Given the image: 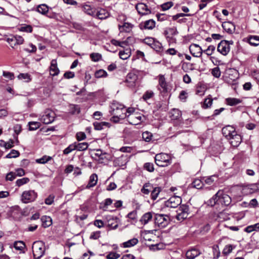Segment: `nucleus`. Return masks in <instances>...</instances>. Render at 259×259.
<instances>
[{
  "label": "nucleus",
  "mask_w": 259,
  "mask_h": 259,
  "mask_svg": "<svg viewBox=\"0 0 259 259\" xmlns=\"http://www.w3.org/2000/svg\"><path fill=\"white\" fill-rule=\"evenodd\" d=\"M110 113L113 115L112 118L114 122H118L120 119H123L126 117V109L123 105L113 101L110 106Z\"/></svg>",
  "instance_id": "f257e3e1"
},
{
  "label": "nucleus",
  "mask_w": 259,
  "mask_h": 259,
  "mask_svg": "<svg viewBox=\"0 0 259 259\" xmlns=\"http://www.w3.org/2000/svg\"><path fill=\"white\" fill-rule=\"evenodd\" d=\"M32 248L35 259H40L45 254V245L42 241H35L33 244Z\"/></svg>",
  "instance_id": "f03ea898"
},
{
  "label": "nucleus",
  "mask_w": 259,
  "mask_h": 259,
  "mask_svg": "<svg viewBox=\"0 0 259 259\" xmlns=\"http://www.w3.org/2000/svg\"><path fill=\"white\" fill-rule=\"evenodd\" d=\"M155 161L156 164L159 166H167L171 164V158L167 154L161 153L155 155Z\"/></svg>",
  "instance_id": "7ed1b4c3"
},
{
  "label": "nucleus",
  "mask_w": 259,
  "mask_h": 259,
  "mask_svg": "<svg viewBox=\"0 0 259 259\" xmlns=\"http://www.w3.org/2000/svg\"><path fill=\"white\" fill-rule=\"evenodd\" d=\"M37 197V193L32 190L24 191L21 197V200L24 203H28L34 201Z\"/></svg>",
  "instance_id": "20e7f679"
},
{
  "label": "nucleus",
  "mask_w": 259,
  "mask_h": 259,
  "mask_svg": "<svg viewBox=\"0 0 259 259\" xmlns=\"http://www.w3.org/2000/svg\"><path fill=\"white\" fill-rule=\"evenodd\" d=\"M217 195H218V204L225 206L231 204L232 201L231 197L226 194L224 190H219L217 193Z\"/></svg>",
  "instance_id": "39448f33"
},
{
  "label": "nucleus",
  "mask_w": 259,
  "mask_h": 259,
  "mask_svg": "<svg viewBox=\"0 0 259 259\" xmlns=\"http://www.w3.org/2000/svg\"><path fill=\"white\" fill-rule=\"evenodd\" d=\"M154 222L159 227L164 228L170 222V219L169 215L162 214H154Z\"/></svg>",
  "instance_id": "423d86ee"
},
{
  "label": "nucleus",
  "mask_w": 259,
  "mask_h": 259,
  "mask_svg": "<svg viewBox=\"0 0 259 259\" xmlns=\"http://www.w3.org/2000/svg\"><path fill=\"white\" fill-rule=\"evenodd\" d=\"M224 81L228 84H233L238 78V73L236 70L230 68L228 69L223 76Z\"/></svg>",
  "instance_id": "0eeeda50"
},
{
  "label": "nucleus",
  "mask_w": 259,
  "mask_h": 259,
  "mask_svg": "<svg viewBox=\"0 0 259 259\" xmlns=\"http://www.w3.org/2000/svg\"><path fill=\"white\" fill-rule=\"evenodd\" d=\"M55 113L51 110H46L44 114L39 118V120L44 124H50L52 123L55 119Z\"/></svg>",
  "instance_id": "6e6552de"
},
{
  "label": "nucleus",
  "mask_w": 259,
  "mask_h": 259,
  "mask_svg": "<svg viewBox=\"0 0 259 259\" xmlns=\"http://www.w3.org/2000/svg\"><path fill=\"white\" fill-rule=\"evenodd\" d=\"M182 199L180 197L174 196L164 201V206L165 207L176 208L181 204Z\"/></svg>",
  "instance_id": "1a4fd4ad"
},
{
  "label": "nucleus",
  "mask_w": 259,
  "mask_h": 259,
  "mask_svg": "<svg viewBox=\"0 0 259 259\" xmlns=\"http://www.w3.org/2000/svg\"><path fill=\"white\" fill-rule=\"evenodd\" d=\"M218 51L224 56H226L230 50V46H228V41L226 40H221L217 47Z\"/></svg>",
  "instance_id": "9d476101"
},
{
  "label": "nucleus",
  "mask_w": 259,
  "mask_h": 259,
  "mask_svg": "<svg viewBox=\"0 0 259 259\" xmlns=\"http://www.w3.org/2000/svg\"><path fill=\"white\" fill-rule=\"evenodd\" d=\"M137 78V75L134 72H131L127 74L125 82L127 86L133 88L136 85Z\"/></svg>",
  "instance_id": "9b49d317"
},
{
  "label": "nucleus",
  "mask_w": 259,
  "mask_h": 259,
  "mask_svg": "<svg viewBox=\"0 0 259 259\" xmlns=\"http://www.w3.org/2000/svg\"><path fill=\"white\" fill-rule=\"evenodd\" d=\"M189 51L192 55L194 57H200L203 53L201 48L196 44L190 45Z\"/></svg>",
  "instance_id": "f8f14e48"
},
{
  "label": "nucleus",
  "mask_w": 259,
  "mask_h": 259,
  "mask_svg": "<svg viewBox=\"0 0 259 259\" xmlns=\"http://www.w3.org/2000/svg\"><path fill=\"white\" fill-rule=\"evenodd\" d=\"M110 15L109 13L105 9L100 8L96 9L94 17L103 20L107 18Z\"/></svg>",
  "instance_id": "ddd939ff"
},
{
  "label": "nucleus",
  "mask_w": 259,
  "mask_h": 259,
  "mask_svg": "<svg viewBox=\"0 0 259 259\" xmlns=\"http://www.w3.org/2000/svg\"><path fill=\"white\" fill-rule=\"evenodd\" d=\"M126 118H127L130 124L136 125L141 122L142 116L138 113H136L131 115H127Z\"/></svg>",
  "instance_id": "4468645a"
},
{
  "label": "nucleus",
  "mask_w": 259,
  "mask_h": 259,
  "mask_svg": "<svg viewBox=\"0 0 259 259\" xmlns=\"http://www.w3.org/2000/svg\"><path fill=\"white\" fill-rule=\"evenodd\" d=\"M201 254L200 251L196 247H192L186 253L187 259H194Z\"/></svg>",
  "instance_id": "2eb2a0df"
},
{
  "label": "nucleus",
  "mask_w": 259,
  "mask_h": 259,
  "mask_svg": "<svg viewBox=\"0 0 259 259\" xmlns=\"http://www.w3.org/2000/svg\"><path fill=\"white\" fill-rule=\"evenodd\" d=\"M158 85L162 89V90L158 89L161 93H166L167 92V85L164 75L160 74L158 76Z\"/></svg>",
  "instance_id": "dca6fc26"
},
{
  "label": "nucleus",
  "mask_w": 259,
  "mask_h": 259,
  "mask_svg": "<svg viewBox=\"0 0 259 259\" xmlns=\"http://www.w3.org/2000/svg\"><path fill=\"white\" fill-rule=\"evenodd\" d=\"M230 143L232 146L234 147H237L241 143L242 139L240 135L237 134V132H235L231 137L229 139Z\"/></svg>",
  "instance_id": "f3484780"
},
{
  "label": "nucleus",
  "mask_w": 259,
  "mask_h": 259,
  "mask_svg": "<svg viewBox=\"0 0 259 259\" xmlns=\"http://www.w3.org/2000/svg\"><path fill=\"white\" fill-rule=\"evenodd\" d=\"M222 131L223 135L228 139H229L236 132L235 128L231 125H227L224 127L222 130Z\"/></svg>",
  "instance_id": "a211bd4d"
},
{
  "label": "nucleus",
  "mask_w": 259,
  "mask_h": 259,
  "mask_svg": "<svg viewBox=\"0 0 259 259\" xmlns=\"http://www.w3.org/2000/svg\"><path fill=\"white\" fill-rule=\"evenodd\" d=\"M79 7L81 8L82 11L88 15L94 16L96 9L88 4L80 5Z\"/></svg>",
  "instance_id": "6ab92c4d"
},
{
  "label": "nucleus",
  "mask_w": 259,
  "mask_h": 259,
  "mask_svg": "<svg viewBox=\"0 0 259 259\" xmlns=\"http://www.w3.org/2000/svg\"><path fill=\"white\" fill-rule=\"evenodd\" d=\"M50 74L52 76H56L59 73V69L57 66V60L53 59L51 62V66L50 67Z\"/></svg>",
  "instance_id": "aec40b11"
},
{
  "label": "nucleus",
  "mask_w": 259,
  "mask_h": 259,
  "mask_svg": "<svg viewBox=\"0 0 259 259\" xmlns=\"http://www.w3.org/2000/svg\"><path fill=\"white\" fill-rule=\"evenodd\" d=\"M133 27V25L131 23L125 22L122 25H118V29L120 33L130 32Z\"/></svg>",
  "instance_id": "412c9836"
},
{
  "label": "nucleus",
  "mask_w": 259,
  "mask_h": 259,
  "mask_svg": "<svg viewBox=\"0 0 259 259\" xmlns=\"http://www.w3.org/2000/svg\"><path fill=\"white\" fill-rule=\"evenodd\" d=\"M224 30L229 34H232L235 30V26L230 22H224L222 23Z\"/></svg>",
  "instance_id": "4be33fe9"
},
{
  "label": "nucleus",
  "mask_w": 259,
  "mask_h": 259,
  "mask_svg": "<svg viewBox=\"0 0 259 259\" xmlns=\"http://www.w3.org/2000/svg\"><path fill=\"white\" fill-rule=\"evenodd\" d=\"M94 128L96 130L100 131L103 130L104 128H108L110 126V123L108 122H97L96 121L93 123Z\"/></svg>",
  "instance_id": "5701e85b"
},
{
  "label": "nucleus",
  "mask_w": 259,
  "mask_h": 259,
  "mask_svg": "<svg viewBox=\"0 0 259 259\" xmlns=\"http://www.w3.org/2000/svg\"><path fill=\"white\" fill-rule=\"evenodd\" d=\"M98 181V176L96 174H93L91 175L90 177V179L88 185L86 186L87 189H90L91 187H94L97 183Z\"/></svg>",
  "instance_id": "b1692460"
},
{
  "label": "nucleus",
  "mask_w": 259,
  "mask_h": 259,
  "mask_svg": "<svg viewBox=\"0 0 259 259\" xmlns=\"http://www.w3.org/2000/svg\"><path fill=\"white\" fill-rule=\"evenodd\" d=\"M242 102V100L235 98H228L225 99L226 103L231 106L237 105Z\"/></svg>",
  "instance_id": "393cba45"
},
{
  "label": "nucleus",
  "mask_w": 259,
  "mask_h": 259,
  "mask_svg": "<svg viewBox=\"0 0 259 259\" xmlns=\"http://www.w3.org/2000/svg\"><path fill=\"white\" fill-rule=\"evenodd\" d=\"M68 111L69 113L72 115L78 114L80 112V106L75 104H70Z\"/></svg>",
  "instance_id": "a878e982"
},
{
  "label": "nucleus",
  "mask_w": 259,
  "mask_h": 259,
  "mask_svg": "<svg viewBox=\"0 0 259 259\" xmlns=\"http://www.w3.org/2000/svg\"><path fill=\"white\" fill-rule=\"evenodd\" d=\"M181 116V111L178 109L174 108L169 112V116L172 120L178 119Z\"/></svg>",
  "instance_id": "bb28decb"
},
{
  "label": "nucleus",
  "mask_w": 259,
  "mask_h": 259,
  "mask_svg": "<svg viewBox=\"0 0 259 259\" xmlns=\"http://www.w3.org/2000/svg\"><path fill=\"white\" fill-rule=\"evenodd\" d=\"M42 226L44 228H47L52 224V219L50 217L44 215L41 218Z\"/></svg>",
  "instance_id": "cd10ccee"
},
{
  "label": "nucleus",
  "mask_w": 259,
  "mask_h": 259,
  "mask_svg": "<svg viewBox=\"0 0 259 259\" xmlns=\"http://www.w3.org/2000/svg\"><path fill=\"white\" fill-rule=\"evenodd\" d=\"M248 43L253 46H257L259 45V36L250 35L248 37Z\"/></svg>",
  "instance_id": "c85d7f7f"
},
{
  "label": "nucleus",
  "mask_w": 259,
  "mask_h": 259,
  "mask_svg": "<svg viewBox=\"0 0 259 259\" xmlns=\"http://www.w3.org/2000/svg\"><path fill=\"white\" fill-rule=\"evenodd\" d=\"M136 9L141 16L146 15V4L144 3L138 4L136 6Z\"/></svg>",
  "instance_id": "c756f323"
},
{
  "label": "nucleus",
  "mask_w": 259,
  "mask_h": 259,
  "mask_svg": "<svg viewBox=\"0 0 259 259\" xmlns=\"http://www.w3.org/2000/svg\"><path fill=\"white\" fill-rule=\"evenodd\" d=\"M217 180L218 176L215 175L202 178V181L203 182L208 185H211L214 181H217Z\"/></svg>",
  "instance_id": "7c9ffc66"
},
{
  "label": "nucleus",
  "mask_w": 259,
  "mask_h": 259,
  "mask_svg": "<svg viewBox=\"0 0 259 259\" xmlns=\"http://www.w3.org/2000/svg\"><path fill=\"white\" fill-rule=\"evenodd\" d=\"M11 215L13 217L19 218L22 215V211L19 206H15L12 208Z\"/></svg>",
  "instance_id": "2f4dec72"
},
{
  "label": "nucleus",
  "mask_w": 259,
  "mask_h": 259,
  "mask_svg": "<svg viewBox=\"0 0 259 259\" xmlns=\"http://www.w3.org/2000/svg\"><path fill=\"white\" fill-rule=\"evenodd\" d=\"M138 242V240L137 238H133L126 242H123L122 244V246L123 247H131L136 245Z\"/></svg>",
  "instance_id": "473e14b6"
},
{
  "label": "nucleus",
  "mask_w": 259,
  "mask_h": 259,
  "mask_svg": "<svg viewBox=\"0 0 259 259\" xmlns=\"http://www.w3.org/2000/svg\"><path fill=\"white\" fill-rule=\"evenodd\" d=\"M36 11L42 15H46L49 11V7L46 4H40L37 7Z\"/></svg>",
  "instance_id": "72a5a7b5"
},
{
  "label": "nucleus",
  "mask_w": 259,
  "mask_h": 259,
  "mask_svg": "<svg viewBox=\"0 0 259 259\" xmlns=\"http://www.w3.org/2000/svg\"><path fill=\"white\" fill-rule=\"evenodd\" d=\"M131 54V51L128 49L120 51L119 52V57L122 60H126L128 58L130 57Z\"/></svg>",
  "instance_id": "f704fd0d"
},
{
  "label": "nucleus",
  "mask_w": 259,
  "mask_h": 259,
  "mask_svg": "<svg viewBox=\"0 0 259 259\" xmlns=\"http://www.w3.org/2000/svg\"><path fill=\"white\" fill-rule=\"evenodd\" d=\"M76 150L78 151H84L88 148L89 144L87 142L77 143L75 142Z\"/></svg>",
  "instance_id": "c9c22d12"
},
{
  "label": "nucleus",
  "mask_w": 259,
  "mask_h": 259,
  "mask_svg": "<svg viewBox=\"0 0 259 259\" xmlns=\"http://www.w3.org/2000/svg\"><path fill=\"white\" fill-rule=\"evenodd\" d=\"M94 155L98 158V160L106 159L107 153L101 149H96Z\"/></svg>",
  "instance_id": "e433bc0d"
},
{
  "label": "nucleus",
  "mask_w": 259,
  "mask_h": 259,
  "mask_svg": "<svg viewBox=\"0 0 259 259\" xmlns=\"http://www.w3.org/2000/svg\"><path fill=\"white\" fill-rule=\"evenodd\" d=\"M160 191V190L159 187L155 188L151 191L149 190V189H147V194H148L149 192H151L150 196H151V198L153 200H155L157 198Z\"/></svg>",
  "instance_id": "4c0bfd02"
},
{
  "label": "nucleus",
  "mask_w": 259,
  "mask_h": 259,
  "mask_svg": "<svg viewBox=\"0 0 259 259\" xmlns=\"http://www.w3.org/2000/svg\"><path fill=\"white\" fill-rule=\"evenodd\" d=\"M164 33L167 36V37H169L170 36H172L177 35L178 33V31L176 27L169 28L167 30L164 31Z\"/></svg>",
  "instance_id": "58836bf2"
},
{
  "label": "nucleus",
  "mask_w": 259,
  "mask_h": 259,
  "mask_svg": "<svg viewBox=\"0 0 259 259\" xmlns=\"http://www.w3.org/2000/svg\"><path fill=\"white\" fill-rule=\"evenodd\" d=\"M19 30L22 32L31 33L32 32V27L30 25L22 24L19 28Z\"/></svg>",
  "instance_id": "ea45409f"
},
{
  "label": "nucleus",
  "mask_w": 259,
  "mask_h": 259,
  "mask_svg": "<svg viewBox=\"0 0 259 259\" xmlns=\"http://www.w3.org/2000/svg\"><path fill=\"white\" fill-rule=\"evenodd\" d=\"M218 195H217V193L214 195L212 197H211L209 200H208L207 202V204L210 206H213L216 204H218Z\"/></svg>",
  "instance_id": "a19ab883"
},
{
  "label": "nucleus",
  "mask_w": 259,
  "mask_h": 259,
  "mask_svg": "<svg viewBox=\"0 0 259 259\" xmlns=\"http://www.w3.org/2000/svg\"><path fill=\"white\" fill-rule=\"evenodd\" d=\"M52 159V157L47 155H44L41 158L36 159V162L40 164H45Z\"/></svg>",
  "instance_id": "79ce46f5"
},
{
  "label": "nucleus",
  "mask_w": 259,
  "mask_h": 259,
  "mask_svg": "<svg viewBox=\"0 0 259 259\" xmlns=\"http://www.w3.org/2000/svg\"><path fill=\"white\" fill-rule=\"evenodd\" d=\"M150 47L157 52H160L162 49L161 43L157 40H156L153 44H152V45L150 46Z\"/></svg>",
  "instance_id": "37998d69"
},
{
  "label": "nucleus",
  "mask_w": 259,
  "mask_h": 259,
  "mask_svg": "<svg viewBox=\"0 0 259 259\" xmlns=\"http://www.w3.org/2000/svg\"><path fill=\"white\" fill-rule=\"evenodd\" d=\"M203 181L199 179H195L192 183L193 187L196 189H200L202 187Z\"/></svg>",
  "instance_id": "c03bdc74"
},
{
  "label": "nucleus",
  "mask_w": 259,
  "mask_h": 259,
  "mask_svg": "<svg viewBox=\"0 0 259 259\" xmlns=\"http://www.w3.org/2000/svg\"><path fill=\"white\" fill-rule=\"evenodd\" d=\"M29 129L30 131H34L38 128L40 126L39 122L31 121L28 123Z\"/></svg>",
  "instance_id": "a18cd8bd"
},
{
  "label": "nucleus",
  "mask_w": 259,
  "mask_h": 259,
  "mask_svg": "<svg viewBox=\"0 0 259 259\" xmlns=\"http://www.w3.org/2000/svg\"><path fill=\"white\" fill-rule=\"evenodd\" d=\"M76 150L75 142L73 144L69 145L66 148L63 150V154L68 155L72 151Z\"/></svg>",
  "instance_id": "49530a36"
},
{
  "label": "nucleus",
  "mask_w": 259,
  "mask_h": 259,
  "mask_svg": "<svg viewBox=\"0 0 259 259\" xmlns=\"http://www.w3.org/2000/svg\"><path fill=\"white\" fill-rule=\"evenodd\" d=\"M235 247V246H233L231 244L227 245L225 246L223 250V253L226 255H228L232 252L233 249Z\"/></svg>",
  "instance_id": "de8ad7c7"
},
{
  "label": "nucleus",
  "mask_w": 259,
  "mask_h": 259,
  "mask_svg": "<svg viewBox=\"0 0 259 259\" xmlns=\"http://www.w3.org/2000/svg\"><path fill=\"white\" fill-rule=\"evenodd\" d=\"M90 58L94 62H98L101 60L102 55L98 53H93L90 54Z\"/></svg>",
  "instance_id": "09e8293b"
},
{
  "label": "nucleus",
  "mask_w": 259,
  "mask_h": 259,
  "mask_svg": "<svg viewBox=\"0 0 259 259\" xmlns=\"http://www.w3.org/2000/svg\"><path fill=\"white\" fill-rule=\"evenodd\" d=\"M18 78L19 79L24 80L26 82H29L31 80L30 75L28 73H20L18 76Z\"/></svg>",
  "instance_id": "8fccbe9b"
},
{
  "label": "nucleus",
  "mask_w": 259,
  "mask_h": 259,
  "mask_svg": "<svg viewBox=\"0 0 259 259\" xmlns=\"http://www.w3.org/2000/svg\"><path fill=\"white\" fill-rule=\"evenodd\" d=\"M95 76L96 78L106 77L107 76V73L103 69H100L96 71Z\"/></svg>",
  "instance_id": "3c124183"
},
{
  "label": "nucleus",
  "mask_w": 259,
  "mask_h": 259,
  "mask_svg": "<svg viewBox=\"0 0 259 259\" xmlns=\"http://www.w3.org/2000/svg\"><path fill=\"white\" fill-rule=\"evenodd\" d=\"M19 155H20V153L18 151L15 150H11L10 153H9L6 156L5 158H16V157H18L19 156Z\"/></svg>",
  "instance_id": "603ef678"
},
{
  "label": "nucleus",
  "mask_w": 259,
  "mask_h": 259,
  "mask_svg": "<svg viewBox=\"0 0 259 259\" xmlns=\"http://www.w3.org/2000/svg\"><path fill=\"white\" fill-rule=\"evenodd\" d=\"M29 181V179L28 178H23L22 179H18L16 184V185L18 187H20L25 184H27Z\"/></svg>",
  "instance_id": "864d4df0"
},
{
  "label": "nucleus",
  "mask_w": 259,
  "mask_h": 259,
  "mask_svg": "<svg viewBox=\"0 0 259 259\" xmlns=\"http://www.w3.org/2000/svg\"><path fill=\"white\" fill-rule=\"evenodd\" d=\"M15 42L14 43V46L21 45L24 42V38L22 36L18 35H14V39Z\"/></svg>",
  "instance_id": "5fc2aeb1"
},
{
  "label": "nucleus",
  "mask_w": 259,
  "mask_h": 259,
  "mask_svg": "<svg viewBox=\"0 0 259 259\" xmlns=\"http://www.w3.org/2000/svg\"><path fill=\"white\" fill-rule=\"evenodd\" d=\"M189 206L186 204H183L180 206L177 212L181 213H189Z\"/></svg>",
  "instance_id": "6e6d98bb"
},
{
  "label": "nucleus",
  "mask_w": 259,
  "mask_h": 259,
  "mask_svg": "<svg viewBox=\"0 0 259 259\" xmlns=\"http://www.w3.org/2000/svg\"><path fill=\"white\" fill-rule=\"evenodd\" d=\"M215 50V46L213 45H210L208 47L207 49L203 51V52L205 53L207 56H210L212 54L214 51Z\"/></svg>",
  "instance_id": "4d7b16f0"
},
{
  "label": "nucleus",
  "mask_w": 259,
  "mask_h": 259,
  "mask_svg": "<svg viewBox=\"0 0 259 259\" xmlns=\"http://www.w3.org/2000/svg\"><path fill=\"white\" fill-rule=\"evenodd\" d=\"M194 64L190 63H185L183 65L182 68L185 72H187L188 70H193L194 69Z\"/></svg>",
  "instance_id": "13d9d810"
},
{
  "label": "nucleus",
  "mask_w": 259,
  "mask_h": 259,
  "mask_svg": "<svg viewBox=\"0 0 259 259\" xmlns=\"http://www.w3.org/2000/svg\"><path fill=\"white\" fill-rule=\"evenodd\" d=\"M14 246L16 249L22 250L25 247V244L23 241H17L15 242Z\"/></svg>",
  "instance_id": "bf43d9fd"
},
{
  "label": "nucleus",
  "mask_w": 259,
  "mask_h": 259,
  "mask_svg": "<svg viewBox=\"0 0 259 259\" xmlns=\"http://www.w3.org/2000/svg\"><path fill=\"white\" fill-rule=\"evenodd\" d=\"M156 17L158 21H163L166 20H168L170 17L169 15H167L165 14H157Z\"/></svg>",
  "instance_id": "052dcab7"
},
{
  "label": "nucleus",
  "mask_w": 259,
  "mask_h": 259,
  "mask_svg": "<svg viewBox=\"0 0 259 259\" xmlns=\"http://www.w3.org/2000/svg\"><path fill=\"white\" fill-rule=\"evenodd\" d=\"M211 74L215 77H220L221 74L220 68L219 67H216L213 68L212 69Z\"/></svg>",
  "instance_id": "680f3d73"
},
{
  "label": "nucleus",
  "mask_w": 259,
  "mask_h": 259,
  "mask_svg": "<svg viewBox=\"0 0 259 259\" xmlns=\"http://www.w3.org/2000/svg\"><path fill=\"white\" fill-rule=\"evenodd\" d=\"M120 254L114 252H110L106 256L107 259H117L120 257Z\"/></svg>",
  "instance_id": "e2e57ef3"
},
{
  "label": "nucleus",
  "mask_w": 259,
  "mask_h": 259,
  "mask_svg": "<svg viewBox=\"0 0 259 259\" xmlns=\"http://www.w3.org/2000/svg\"><path fill=\"white\" fill-rule=\"evenodd\" d=\"M212 103V99L211 98L205 99L202 107L204 109L207 108L211 106Z\"/></svg>",
  "instance_id": "0e129e2a"
},
{
  "label": "nucleus",
  "mask_w": 259,
  "mask_h": 259,
  "mask_svg": "<svg viewBox=\"0 0 259 259\" xmlns=\"http://www.w3.org/2000/svg\"><path fill=\"white\" fill-rule=\"evenodd\" d=\"M155 27V21L153 19L147 20V29H152Z\"/></svg>",
  "instance_id": "69168bd1"
},
{
  "label": "nucleus",
  "mask_w": 259,
  "mask_h": 259,
  "mask_svg": "<svg viewBox=\"0 0 259 259\" xmlns=\"http://www.w3.org/2000/svg\"><path fill=\"white\" fill-rule=\"evenodd\" d=\"M173 6V3L171 2H168L165 3L161 5V7L163 11L168 10Z\"/></svg>",
  "instance_id": "338daca9"
},
{
  "label": "nucleus",
  "mask_w": 259,
  "mask_h": 259,
  "mask_svg": "<svg viewBox=\"0 0 259 259\" xmlns=\"http://www.w3.org/2000/svg\"><path fill=\"white\" fill-rule=\"evenodd\" d=\"M188 214L189 213H181L178 212V213L176 215V219L178 221H182L188 217Z\"/></svg>",
  "instance_id": "774afa93"
}]
</instances>
